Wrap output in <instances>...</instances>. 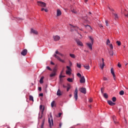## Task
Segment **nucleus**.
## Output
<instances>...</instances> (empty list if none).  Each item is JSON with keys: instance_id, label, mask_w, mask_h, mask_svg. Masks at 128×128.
Masks as SVG:
<instances>
[{"instance_id": "nucleus-55", "label": "nucleus", "mask_w": 128, "mask_h": 128, "mask_svg": "<svg viewBox=\"0 0 128 128\" xmlns=\"http://www.w3.org/2000/svg\"><path fill=\"white\" fill-rule=\"evenodd\" d=\"M38 90L40 92H41L42 91V87H39Z\"/></svg>"}, {"instance_id": "nucleus-62", "label": "nucleus", "mask_w": 128, "mask_h": 128, "mask_svg": "<svg viewBox=\"0 0 128 128\" xmlns=\"http://www.w3.org/2000/svg\"><path fill=\"white\" fill-rule=\"evenodd\" d=\"M60 116H62V113H59L58 114L59 118L60 117Z\"/></svg>"}, {"instance_id": "nucleus-51", "label": "nucleus", "mask_w": 128, "mask_h": 128, "mask_svg": "<svg viewBox=\"0 0 128 128\" xmlns=\"http://www.w3.org/2000/svg\"><path fill=\"white\" fill-rule=\"evenodd\" d=\"M103 80H108V78L106 77H104Z\"/></svg>"}, {"instance_id": "nucleus-2", "label": "nucleus", "mask_w": 128, "mask_h": 128, "mask_svg": "<svg viewBox=\"0 0 128 128\" xmlns=\"http://www.w3.org/2000/svg\"><path fill=\"white\" fill-rule=\"evenodd\" d=\"M37 2L39 6H42V8H46V4L44 2L38 1Z\"/></svg>"}, {"instance_id": "nucleus-53", "label": "nucleus", "mask_w": 128, "mask_h": 128, "mask_svg": "<svg viewBox=\"0 0 128 128\" xmlns=\"http://www.w3.org/2000/svg\"><path fill=\"white\" fill-rule=\"evenodd\" d=\"M72 28H74V30H76V27L72 26Z\"/></svg>"}, {"instance_id": "nucleus-37", "label": "nucleus", "mask_w": 128, "mask_h": 128, "mask_svg": "<svg viewBox=\"0 0 128 128\" xmlns=\"http://www.w3.org/2000/svg\"><path fill=\"white\" fill-rule=\"evenodd\" d=\"M70 56L71 58H76V56L74 54H70Z\"/></svg>"}, {"instance_id": "nucleus-14", "label": "nucleus", "mask_w": 128, "mask_h": 128, "mask_svg": "<svg viewBox=\"0 0 128 128\" xmlns=\"http://www.w3.org/2000/svg\"><path fill=\"white\" fill-rule=\"evenodd\" d=\"M112 16H114V20H118V16L116 14L112 12Z\"/></svg>"}, {"instance_id": "nucleus-63", "label": "nucleus", "mask_w": 128, "mask_h": 128, "mask_svg": "<svg viewBox=\"0 0 128 128\" xmlns=\"http://www.w3.org/2000/svg\"><path fill=\"white\" fill-rule=\"evenodd\" d=\"M42 115L39 117V118L42 119Z\"/></svg>"}, {"instance_id": "nucleus-30", "label": "nucleus", "mask_w": 128, "mask_h": 128, "mask_svg": "<svg viewBox=\"0 0 128 128\" xmlns=\"http://www.w3.org/2000/svg\"><path fill=\"white\" fill-rule=\"evenodd\" d=\"M124 90H121L120 92V96H124Z\"/></svg>"}, {"instance_id": "nucleus-60", "label": "nucleus", "mask_w": 128, "mask_h": 128, "mask_svg": "<svg viewBox=\"0 0 128 128\" xmlns=\"http://www.w3.org/2000/svg\"><path fill=\"white\" fill-rule=\"evenodd\" d=\"M70 66H72V62H70Z\"/></svg>"}, {"instance_id": "nucleus-52", "label": "nucleus", "mask_w": 128, "mask_h": 128, "mask_svg": "<svg viewBox=\"0 0 128 128\" xmlns=\"http://www.w3.org/2000/svg\"><path fill=\"white\" fill-rule=\"evenodd\" d=\"M40 96H44V94L41 93L39 94Z\"/></svg>"}, {"instance_id": "nucleus-44", "label": "nucleus", "mask_w": 128, "mask_h": 128, "mask_svg": "<svg viewBox=\"0 0 128 128\" xmlns=\"http://www.w3.org/2000/svg\"><path fill=\"white\" fill-rule=\"evenodd\" d=\"M46 69L48 70H52V68H50L48 66H46Z\"/></svg>"}, {"instance_id": "nucleus-59", "label": "nucleus", "mask_w": 128, "mask_h": 128, "mask_svg": "<svg viewBox=\"0 0 128 128\" xmlns=\"http://www.w3.org/2000/svg\"><path fill=\"white\" fill-rule=\"evenodd\" d=\"M59 56H64V55L60 53V54H59Z\"/></svg>"}, {"instance_id": "nucleus-42", "label": "nucleus", "mask_w": 128, "mask_h": 128, "mask_svg": "<svg viewBox=\"0 0 128 128\" xmlns=\"http://www.w3.org/2000/svg\"><path fill=\"white\" fill-rule=\"evenodd\" d=\"M77 76H78V78H82V74L80 73L77 74Z\"/></svg>"}, {"instance_id": "nucleus-8", "label": "nucleus", "mask_w": 128, "mask_h": 128, "mask_svg": "<svg viewBox=\"0 0 128 128\" xmlns=\"http://www.w3.org/2000/svg\"><path fill=\"white\" fill-rule=\"evenodd\" d=\"M53 38L54 42H58V40H60V37L58 36H53Z\"/></svg>"}, {"instance_id": "nucleus-6", "label": "nucleus", "mask_w": 128, "mask_h": 128, "mask_svg": "<svg viewBox=\"0 0 128 128\" xmlns=\"http://www.w3.org/2000/svg\"><path fill=\"white\" fill-rule=\"evenodd\" d=\"M75 42H76L78 46H84L82 42H80V40H79L76 39Z\"/></svg>"}, {"instance_id": "nucleus-34", "label": "nucleus", "mask_w": 128, "mask_h": 128, "mask_svg": "<svg viewBox=\"0 0 128 128\" xmlns=\"http://www.w3.org/2000/svg\"><path fill=\"white\" fill-rule=\"evenodd\" d=\"M76 66L78 68H82V65H80V64H78V63L76 64Z\"/></svg>"}, {"instance_id": "nucleus-56", "label": "nucleus", "mask_w": 128, "mask_h": 128, "mask_svg": "<svg viewBox=\"0 0 128 128\" xmlns=\"http://www.w3.org/2000/svg\"><path fill=\"white\" fill-rule=\"evenodd\" d=\"M50 64H52L53 66H54V62H50Z\"/></svg>"}, {"instance_id": "nucleus-39", "label": "nucleus", "mask_w": 128, "mask_h": 128, "mask_svg": "<svg viewBox=\"0 0 128 128\" xmlns=\"http://www.w3.org/2000/svg\"><path fill=\"white\" fill-rule=\"evenodd\" d=\"M88 102H92V98H89Z\"/></svg>"}, {"instance_id": "nucleus-43", "label": "nucleus", "mask_w": 128, "mask_h": 128, "mask_svg": "<svg viewBox=\"0 0 128 128\" xmlns=\"http://www.w3.org/2000/svg\"><path fill=\"white\" fill-rule=\"evenodd\" d=\"M55 52L56 54H59V55L60 54V52H58V50H56Z\"/></svg>"}, {"instance_id": "nucleus-17", "label": "nucleus", "mask_w": 128, "mask_h": 128, "mask_svg": "<svg viewBox=\"0 0 128 128\" xmlns=\"http://www.w3.org/2000/svg\"><path fill=\"white\" fill-rule=\"evenodd\" d=\"M51 106H52V108H54V106H56V101L54 100L51 102Z\"/></svg>"}, {"instance_id": "nucleus-45", "label": "nucleus", "mask_w": 128, "mask_h": 128, "mask_svg": "<svg viewBox=\"0 0 128 128\" xmlns=\"http://www.w3.org/2000/svg\"><path fill=\"white\" fill-rule=\"evenodd\" d=\"M44 108H42V105H40V110H42Z\"/></svg>"}, {"instance_id": "nucleus-36", "label": "nucleus", "mask_w": 128, "mask_h": 128, "mask_svg": "<svg viewBox=\"0 0 128 128\" xmlns=\"http://www.w3.org/2000/svg\"><path fill=\"white\" fill-rule=\"evenodd\" d=\"M105 22H106V26H110V24H108V20H106L105 21Z\"/></svg>"}, {"instance_id": "nucleus-41", "label": "nucleus", "mask_w": 128, "mask_h": 128, "mask_svg": "<svg viewBox=\"0 0 128 128\" xmlns=\"http://www.w3.org/2000/svg\"><path fill=\"white\" fill-rule=\"evenodd\" d=\"M110 48H111V50H112L114 48V46H112V44H110Z\"/></svg>"}, {"instance_id": "nucleus-13", "label": "nucleus", "mask_w": 128, "mask_h": 128, "mask_svg": "<svg viewBox=\"0 0 128 128\" xmlns=\"http://www.w3.org/2000/svg\"><path fill=\"white\" fill-rule=\"evenodd\" d=\"M80 84H84L86 82V79L84 78V76H82L80 80Z\"/></svg>"}, {"instance_id": "nucleus-32", "label": "nucleus", "mask_w": 128, "mask_h": 128, "mask_svg": "<svg viewBox=\"0 0 128 128\" xmlns=\"http://www.w3.org/2000/svg\"><path fill=\"white\" fill-rule=\"evenodd\" d=\"M29 98L30 100H32V102H34V97L32 96H30Z\"/></svg>"}, {"instance_id": "nucleus-1", "label": "nucleus", "mask_w": 128, "mask_h": 128, "mask_svg": "<svg viewBox=\"0 0 128 128\" xmlns=\"http://www.w3.org/2000/svg\"><path fill=\"white\" fill-rule=\"evenodd\" d=\"M56 70H57L56 68L54 67L52 70V72L50 74V78L56 76Z\"/></svg>"}, {"instance_id": "nucleus-4", "label": "nucleus", "mask_w": 128, "mask_h": 128, "mask_svg": "<svg viewBox=\"0 0 128 128\" xmlns=\"http://www.w3.org/2000/svg\"><path fill=\"white\" fill-rule=\"evenodd\" d=\"M54 58H57V60H60V62H62V64H64V62H66L64 60H62V58H60V56H58V55H56V54H54Z\"/></svg>"}, {"instance_id": "nucleus-64", "label": "nucleus", "mask_w": 128, "mask_h": 128, "mask_svg": "<svg viewBox=\"0 0 128 128\" xmlns=\"http://www.w3.org/2000/svg\"><path fill=\"white\" fill-rule=\"evenodd\" d=\"M62 86L63 88H66V86L64 84L62 85Z\"/></svg>"}, {"instance_id": "nucleus-35", "label": "nucleus", "mask_w": 128, "mask_h": 128, "mask_svg": "<svg viewBox=\"0 0 128 128\" xmlns=\"http://www.w3.org/2000/svg\"><path fill=\"white\" fill-rule=\"evenodd\" d=\"M116 44H118V46H120V44H122V43L120 41H116Z\"/></svg>"}, {"instance_id": "nucleus-19", "label": "nucleus", "mask_w": 128, "mask_h": 128, "mask_svg": "<svg viewBox=\"0 0 128 128\" xmlns=\"http://www.w3.org/2000/svg\"><path fill=\"white\" fill-rule=\"evenodd\" d=\"M84 67L86 70H90V64H88L87 65H86V64L84 66Z\"/></svg>"}, {"instance_id": "nucleus-50", "label": "nucleus", "mask_w": 128, "mask_h": 128, "mask_svg": "<svg viewBox=\"0 0 128 128\" xmlns=\"http://www.w3.org/2000/svg\"><path fill=\"white\" fill-rule=\"evenodd\" d=\"M101 92L102 94H104V88H101Z\"/></svg>"}, {"instance_id": "nucleus-57", "label": "nucleus", "mask_w": 128, "mask_h": 128, "mask_svg": "<svg viewBox=\"0 0 128 128\" xmlns=\"http://www.w3.org/2000/svg\"><path fill=\"white\" fill-rule=\"evenodd\" d=\"M62 124L60 123V128H62Z\"/></svg>"}, {"instance_id": "nucleus-26", "label": "nucleus", "mask_w": 128, "mask_h": 128, "mask_svg": "<svg viewBox=\"0 0 128 128\" xmlns=\"http://www.w3.org/2000/svg\"><path fill=\"white\" fill-rule=\"evenodd\" d=\"M48 122L49 124V126L50 128H52V122H50V118H48Z\"/></svg>"}, {"instance_id": "nucleus-21", "label": "nucleus", "mask_w": 128, "mask_h": 128, "mask_svg": "<svg viewBox=\"0 0 128 128\" xmlns=\"http://www.w3.org/2000/svg\"><path fill=\"white\" fill-rule=\"evenodd\" d=\"M71 12H72V14H78V12H76V10L74 8H72Z\"/></svg>"}, {"instance_id": "nucleus-24", "label": "nucleus", "mask_w": 128, "mask_h": 128, "mask_svg": "<svg viewBox=\"0 0 128 128\" xmlns=\"http://www.w3.org/2000/svg\"><path fill=\"white\" fill-rule=\"evenodd\" d=\"M50 118H51L52 126H54V120L52 119V114H50Z\"/></svg>"}, {"instance_id": "nucleus-38", "label": "nucleus", "mask_w": 128, "mask_h": 128, "mask_svg": "<svg viewBox=\"0 0 128 128\" xmlns=\"http://www.w3.org/2000/svg\"><path fill=\"white\" fill-rule=\"evenodd\" d=\"M44 107H43L42 110H41L42 114H44Z\"/></svg>"}, {"instance_id": "nucleus-25", "label": "nucleus", "mask_w": 128, "mask_h": 128, "mask_svg": "<svg viewBox=\"0 0 128 128\" xmlns=\"http://www.w3.org/2000/svg\"><path fill=\"white\" fill-rule=\"evenodd\" d=\"M112 120H113L114 124H118V122L116 121V116H112Z\"/></svg>"}, {"instance_id": "nucleus-58", "label": "nucleus", "mask_w": 128, "mask_h": 128, "mask_svg": "<svg viewBox=\"0 0 128 128\" xmlns=\"http://www.w3.org/2000/svg\"><path fill=\"white\" fill-rule=\"evenodd\" d=\"M44 11L46 12H48V9H44Z\"/></svg>"}, {"instance_id": "nucleus-46", "label": "nucleus", "mask_w": 128, "mask_h": 128, "mask_svg": "<svg viewBox=\"0 0 128 128\" xmlns=\"http://www.w3.org/2000/svg\"><path fill=\"white\" fill-rule=\"evenodd\" d=\"M70 90V86H69L67 88V92H68Z\"/></svg>"}, {"instance_id": "nucleus-49", "label": "nucleus", "mask_w": 128, "mask_h": 128, "mask_svg": "<svg viewBox=\"0 0 128 128\" xmlns=\"http://www.w3.org/2000/svg\"><path fill=\"white\" fill-rule=\"evenodd\" d=\"M118 66L119 68H121L122 67V64L120 63L118 64Z\"/></svg>"}, {"instance_id": "nucleus-3", "label": "nucleus", "mask_w": 128, "mask_h": 128, "mask_svg": "<svg viewBox=\"0 0 128 128\" xmlns=\"http://www.w3.org/2000/svg\"><path fill=\"white\" fill-rule=\"evenodd\" d=\"M67 70H66V74L68 76H70L72 74V68L69 66H66Z\"/></svg>"}, {"instance_id": "nucleus-48", "label": "nucleus", "mask_w": 128, "mask_h": 128, "mask_svg": "<svg viewBox=\"0 0 128 128\" xmlns=\"http://www.w3.org/2000/svg\"><path fill=\"white\" fill-rule=\"evenodd\" d=\"M65 76H62V75H60V78H65Z\"/></svg>"}, {"instance_id": "nucleus-33", "label": "nucleus", "mask_w": 128, "mask_h": 128, "mask_svg": "<svg viewBox=\"0 0 128 128\" xmlns=\"http://www.w3.org/2000/svg\"><path fill=\"white\" fill-rule=\"evenodd\" d=\"M112 100L114 102H116V97H113L112 98Z\"/></svg>"}, {"instance_id": "nucleus-28", "label": "nucleus", "mask_w": 128, "mask_h": 128, "mask_svg": "<svg viewBox=\"0 0 128 128\" xmlns=\"http://www.w3.org/2000/svg\"><path fill=\"white\" fill-rule=\"evenodd\" d=\"M104 96L105 98H108V95L106 93L104 94Z\"/></svg>"}, {"instance_id": "nucleus-29", "label": "nucleus", "mask_w": 128, "mask_h": 128, "mask_svg": "<svg viewBox=\"0 0 128 128\" xmlns=\"http://www.w3.org/2000/svg\"><path fill=\"white\" fill-rule=\"evenodd\" d=\"M44 120H42L41 128H44Z\"/></svg>"}, {"instance_id": "nucleus-40", "label": "nucleus", "mask_w": 128, "mask_h": 128, "mask_svg": "<svg viewBox=\"0 0 128 128\" xmlns=\"http://www.w3.org/2000/svg\"><path fill=\"white\" fill-rule=\"evenodd\" d=\"M108 44H110V39H108L106 41V44L108 45Z\"/></svg>"}, {"instance_id": "nucleus-5", "label": "nucleus", "mask_w": 128, "mask_h": 128, "mask_svg": "<svg viewBox=\"0 0 128 128\" xmlns=\"http://www.w3.org/2000/svg\"><path fill=\"white\" fill-rule=\"evenodd\" d=\"M78 88H76L75 91L74 92V98L76 100H78Z\"/></svg>"}, {"instance_id": "nucleus-20", "label": "nucleus", "mask_w": 128, "mask_h": 128, "mask_svg": "<svg viewBox=\"0 0 128 128\" xmlns=\"http://www.w3.org/2000/svg\"><path fill=\"white\" fill-rule=\"evenodd\" d=\"M57 96H62V92H60V90L58 89V90L57 93H56Z\"/></svg>"}, {"instance_id": "nucleus-23", "label": "nucleus", "mask_w": 128, "mask_h": 128, "mask_svg": "<svg viewBox=\"0 0 128 128\" xmlns=\"http://www.w3.org/2000/svg\"><path fill=\"white\" fill-rule=\"evenodd\" d=\"M44 76H42L40 80V84H44Z\"/></svg>"}, {"instance_id": "nucleus-7", "label": "nucleus", "mask_w": 128, "mask_h": 128, "mask_svg": "<svg viewBox=\"0 0 128 128\" xmlns=\"http://www.w3.org/2000/svg\"><path fill=\"white\" fill-rule=\"evenodd\" d=\"M79 90H80V92H82V94H86V88H80Z\"/></svg>"}, {"instance_id": "nucleus-22", "label": "nucleus", "mask_w": 128, "mask_h": 128, "mask_svg": "<svg viewBox=\"0 0 128 128\" xmlns=\"http://www.w3.org/2000/svg\"><path fill=\"white\" fill-rule=\"evenodd\" d=\"M124 16L126 18H128V10H124Z\"/></svg>"}, {"instance_id": "nucleus-27", "label": "nucleus", "mask_w": 128, "mask_h": 128, "mask_svg": "<svg viewBox=\"0 0 128 128\" xmlns=\"http://www.w3.org/2000/svg\"><path fill=\"white\" fill-rule=\"evenodd\" d=\"M89 38L90 40H91V43L92 44H94V38H92L91 36H89Z\"/></svg>"}, {"instance_id": "nucleus-15", "label": "nucleus", "mask_w": 128, "mask_h": 128, "mask_svg": "<svg viewBox=\"0 0 128 128\" xmlns=\"http://www.w3.org/2000/svg\"><path fill=\"white\" fill-rule=\"evenodd\" d=\"M57 16H62V11L60 9L57 10L56 12Z\"/></svg>"}, {"instance_id": "nucleus-47", "label": "nucleus", "mask_w": 128, "mask_h": 128, "mask_svg": "<svg viewBox=\"0 0 128 128\" xmlns=\"http://www.w3.org/2000/svg\"><path fill=\"white\" fill-rule=\"evenodd\" d=\"M112 50V52H110V56H114V52L112 50Z\"/></svg>"}, {"instance_id": "nucleus-54", "label": "nucleus", "mask_w": 128, "mask_h": 128, "mask_svg": "<svg viewBox=\"0 0 128 128\" xmlns=\"http://www.w3.org/2000/svg\"><path fill=\"white\" fill-rule=\"evenodd\" d=\"M99 26L100 28H104V26H102V24H99Z\"/></svg>"}, {"instance_id": "nucleus-9", "label": "nucleus", "mask_w": 128, "mask_h": 128, "mask_svg": "<svg viewBox=\"0 0 128 128\" xmlns=\"http://www.w3.org/2000/svg\"><path fill=\"white\" fill-rule=\"evenodd\" d=\"M111 74L113 76L114 80H116V74H114V68H112L110 70Z\"/></svg>"}, {"instance_id": "nucleus-31", "label": "nucleus", "mask_w": 128, "mask_h": 128, "mask_svg": "<svg viewBox=\"0 0 128 128\" xmlns=\"http://www.w3.org/2000/svg\"><path fill=\"white\" fill-rule=\"evenodd\" d=\"M67 80L68 82H72V78H68Z\"/></svg>"}, {"instance_id": "nucleus-11", "label": "nucleus", "mask_w": 128, "mask_h": 128, "mask_svg": "<svg viewBox=\"0 0 128 128\" xmlns=\"http://www.w3.org/2000/svg\"><path fill=\"white\" fill-rule=\"evenodd\" d=\"M30 34H38V31H36V30H34L32 28L30 29Z\"/></svg>"}, {"instance_id": "nucleus-18", "label": "nucleus", "mask_w": 128, "mask_h": 128, "mask_svg": "<svg viewBox=\"0 0 128 128\" xmlns=\"http://www.w3.org/2000/svg\"><path fill=\"white\" fill-rule=\"evenodd\" d=\"M86 45L88 46L90 49L91 50H92V44L87 43Z\"/></svg>"}, {"instance_id": "nucleus-61", "label": "nucleus", "mask_w": 128, "mask_h": 128, "mask_svg": "<svg viewBox=\"0 0 128 128\" xmlns=\"http://www.w3.org/2000/svg\"><path fill=\"white\" fill-rule=\"evenodd\" d=\"M44 8H42V9H41V10H42V12H44Z\"/></svg>"}, {"instance_id": "nucleus-10", "label": "nucleus", "mask_w": 128, "mask_h": 128, "mask_svg": "<svg viewBox=\"0 0 128 128\" xmlns=\"http://www.w3.org/2000/svg\"><path fill=\"white\" fill-rule=\"evenodd\" d=\"M26 54H28V50L26 49H24L21 52L22 56H26Z\"/></svg>"}, {"instance_id": "nucleus-12", "label": "nucleus", "mask_w": 128, "mask_h": 128, "mask_svg": "<svg viewBox=\"0 0 128 128\" xmlns=\"http://www.w3.org/2000/svg\"><path fill=\"white\" fill-rule=\"evenodd\" d=\"M102 64H100V67L101 68L102 70H104V58H102Z\"/></svg>"}, {"instance_id": "nucleus-16", "label": "nucleus", "mask_w": 128, "mask_h": 128, "mask_svg": "<svg viewBox=\"0 0 128 128\" xmlns=\"http://www.w3.org/2000/svg\"><path fill=\"white\" fill-rule=\"evenodd\" d=\"M108 104H110V106H112L116 105V103L112 102V100H108Z\"/></svg>"}]
</instances>
